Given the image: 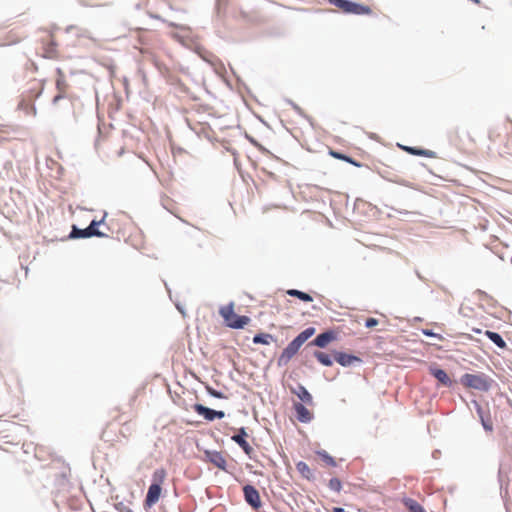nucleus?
<instances>
[{
  "label": "nucleus",
  "instance_id": "obj_1",
  "mask_svg": "<svg viewBox=\"0 0 512 512\" xmlns=\"http://www.w3.org/2000/svg\"><path fill=\"white\" fill-rule=\"evenodd\" d=\"M167 473L163 468L156 469L152 475V483L148 488L146 498L144 500V506L151 508L160 499L162 494V484L166 479Z\"/></svg>",
  "mask_w": 512,
  "mask_h": 512
},
{
  "label": "nucleus",
  "instance_id": "obj_2",
  "mask_svg": "<svg viewBox=\"0 0 512 512\" xmlns=\"http://www.w3.org/2000/svg\"><path fill=\"white\" fill-rule=\"evenodd\" d=\"M315 333L313 327H309L302 331L288 346L282 351L279 362L286 364L291 358L297 354L301 346Z\"/></svg>",
  "mask_w": 512,
  "mask_h": 512
},
{
  "label": "nucleus",
  "instance_id": "obj_3",
  "mask_svg": "<svg viewBox=\"0 0 512 512\" xmlns=\"http://www.w3.org/2000/svg\"><path fill=\"white\" fill-rule=\"evenodd\" d=\"M219 314L223 318L225 324L233 329H242L251 322L248 316H239L234 312V303L221 306Z\"/></svg>",
  "mask_w": 512,
  "mask_h": 512
},
{
  "label": "nucleus",
  "instance_id": "obj_4",
  "mask_svg": "<svg viewBox=\"0 0 512 512\" xmlns=\"http://www.w3.org/2000/svg\"><path fill=\"white\" fill-rule=\"evenodd\" d=\"M461 384L469 389L486 392L490 389L492 380L484 373H466L460 378Z\"/></svg>",
  "mask_w": 512,
  "mask_h": 512
},
{
  "label": "nucleus",
  "instance_id": "obj_5",
  "mask_svg": "<svg viewBox=\"0 0 512 512\" xmlns=\"http://www.w3.org/2000/svg\"><path fill=\"white\" fill-rule=\"evenodd\" d=\"M329 3L347 14H371L372 10L369 6L358 4L349 0H329Z\"/></svg>",
  "mask_w": 512,
  "mask_h": 512
},
{
  "label": "nucleus",
  "instance_id": "obj_6",
  "mask_svg": "<svg viewBox=\"0 0 512 512\" xmlns=\"http://www.w3.org/2000/svg\"><path fill=\"white\" fill-rule=\"evenodd\" d=\"M103 221L104 218L100 221L93 220L85 229H78L74 226L70 236L72 238H89L92 236L104 237L106 234L97 229V226H99Z\"/></svg>",
  "mask_w": 512,
  "mask_h": 512
},
{
  "label": "nucleus",
  "instance_id": "obj_7",
  "mask_svg": "<svg viewBox=\"0 0 512 512\" xmlns=\"http://www.w3.org/2000/svg\"><path fill=\"white\" fill-rule=\"evenodd\" d=\"M42 42V56L44 58L54 59L58 55L57 43L51 33H46L41 39Z\"/></svg>",
  "mask_w": 512,
  "mask_h": 512
},
{
  "label": "nucleus",
  "instance_id": "obj_8",
  "mask_svg": "<svg viewBox=\"0 0 512 512\" xmlns=\"http://www.w3.org/2000/svg\"><path fill=\"white\" fill-rule=\"evenodd\" d=\"M245 501L255 510H258L262 503L258 490L252 485H245L243 487Z\"/></svg>",
  "mask_w": 512,
  "mask_h": 512
},
{
  "label": "nucleus",
  "instance_id": "obj_9",
  "mask_svg": "<svg viewBox=\"0 0 512 512\" xmlns=\"http://www.w3.org/2000/svg\"><path fill=\"white\" fill-rule=\"evenodd\" d=\"M193 410L197 414L203 416L208 421H213L216 418L222 419L225 416V413L223 411H216L198 403L194 404Z\"/></svg>",
  "mask_w": 512,
  "mask_h": 512
},
{
  "label": "nucleus",
  "instance_id": "obj_10",
  "mask_svg": "<svg viewBox=\"0 0 512 512\" xmlns=\"http://www.w3.org/2000/svg\"><path fill=\"white\" fill-rule=\"evenodd\" d=\"M296 412V418L302 423H308L313 419V413L302 403L296 402L293 405Z\"/></svg>",
  "mask_w": 512,
  "mask_h": 512
},
{
  "label": "nucleus",
  "instance_id": "obj_11",
  "mask_svg": "<svg viewBox=\"0 0 512 512\" xmlns=\"http://www.w3.org/2000/svg\"><path fill=\"white\" fill-rule=\"evenodd\" d=\"M334 358L337 363L344 367L352 366L355 363L361 362V359L359 357L344 352H336L334 354Z\"/></svg>",
  "mask_w": 512,
  "mask_h": 512
},
{
  "label": "nucleus",
  "instance_id": "obj_12",
  "mask_svg": "<svg viewBox=\"0 0 512 512\" xmlns=\"http://www.w3.org/2000/svg\"><path fill=\"white\" fill-rule=\"evenodd\" d=\"M247 433L244 428L239 429V433L232 436V440L236 442L247 455H251L253 452V448L250 446V444L246 441Z\"/></svg>",
  "mask_w": 512,
  "mask_h": 512
},
{
  "label": "nucleus",
  "instance_id": "obj_13",
  "mask_svg": "<svg viewBox=\"0 0 512 512\" xmlns=\"http://www.w3.org/2000/svg\"><path fill=\"white\" fill-rule=\"evenodd\" d=\"M336 339V334L333 331H327L324 333L319 334L314 340L313 344L317 347L324 348L326 347L330 342Z\"/></svg>",
  "mask_w": 512,
  "mask_h": 512
},
{
  "label": "nucleus",
  "instance_id": "obj_14",
  "mask_svg": "<svg viewBox=\"0 0 512 512\" xmlns=\"http://www.w3.org/2000/svg\"><path fill=\"white\" fill-rule=\"evenodd\" d=\"M207 457L209 458V461L216 466L217 468L221 470H226V459L222 455V453L214 451L207 453Z\"/></svg>",
  "mask_w": 512,
  "mask_h": 512
},
{
  "label": "nucleus",
  "instance_id": "obj_15",
  "mask_svg": "<svg viewBox=\"0 0 512 512\" xmlns=\"http://www.w3.org/2000/svg\"><path fill=\"white\" fill-rule=\"evenodd\" d=\"M67 86L68 85L64 79V76L62 72L59 70V77L56 80V88L58 90V94L53 99L54 103H57L60 99L65 97Z\"/></svg>",
  "mask_w": 512,
  "mask_h": 512
},
{
  "label": "nucleus",
  "instance_id": "obj_16",
  "mask_svg": "<svg viewBox=\"0 0 512 512\" xmlns=\"http://www.w3.org/2000/svg\"><path fill=\"white\" fill-rule=\"evenodd\" d=\"M292 392L298 396V398L307 405H313L312 395L308 392V390L302 386L298 385L297 388L293 389Z\"/></svg>",
  "mask_w": 512,
  "mask_h": 512
},
{
  "label": "nucleus",
  "instance_id": "obj_17",
  "mask_svg": "<svg viewBox=\"0 0 512 512\" xmlns=\"http://www.w3.org/2000/svg\"><path fill=\"white\" fill-rule=\"evenodd\" d=\"M430 373L444 386H451L452 381L443 369L430 368Z\"/></svg>",
  "mask_w": 512,
  "mask_h": 512
},
{
  "label": "nucleus",
  "instance_id": "obj_18",
  "mask_svg": "<svg viewBox=\"0 0 512 512\" xmlns=\"http://www.w3.org/2000/svg\"><path fill=\"white\" fill-rule=\"evenodd\" d=\"M403 150H405L409 154L415 155V156H423V157H427V158H435L436 157V153L434 151L428 150V149H420V148H416V147L405 146V147H403Z\"/></svg>",
  "mask_w": 512,
  "mask_h": 512
},
{
  "label": "nucleus",
  "instance_id": "obj_19",
  "mask_svg": "<svg viewBox=\"0 0 512 512\" xmlns=\"http://www.w3.org/2000/svg\"><path fill=\"white\" fill-rule=\"evenodd\" d=\"M296 469L301 474V476L303 478H305L307 480L313 479V473H312L311 469L309 468V466L307 465V463H305L303 461H299L296 464Z\"/></svg>",
  "mask_w": 512,
  "mask_h": 512
},
{
  "label": "nucleus",
  "instance_id": "obj_20",
  "mask_svg": "<svg viewBox=\"0 0 512 512\" xmlns=\"http://www.w3.org/2000/svg\"><path fill=\"white\" fill-rule=\"evenodd\" d=\"M485 335L499 348H506V342L503 340L500 334L487 330Z\"/></svg>",
  "mask_w": 512,
  "mask_h": 512
},
{
  "label": "nucleus",
  "instance_id": "obj_21",
  "mask_svg": "<svg viewBox=\"0 0 512 512\" xmlns=\"http://www.w3.org/2000/svg\"><path fill=\"white\" fill-rule=\"evenodd\" d=\"M403 503L410 512H426L424 508L412 498H405Z\"/></svg>",
  "mask_w": 512,
  "mask_h": 512
},
{
  "label": "nucleus",
  "instance_id": "obj_22",
  "mask_svg": "<svg viewBox=\"0 0 512 512\" xmlns=\"http://www.w3.org/2000/svg\"><path fill=\"white\" fill-rule=\"evenodd\" d=\"M273 340V336L268 333H260L254 336L253 343L268 345Z\"/></svg>",
  "mask_w": 512,
  "mask_h": 512
},
{
  "label": "nucleus",
  "instance_id": "obj_23",
  "mask_svg": "<svg viewBox=\"0 0 512 512\" xmlns=\"http://www.w3.org/2000/svg\"><path fill=\"white\" fill-rule=\"evenodd\" d=\"M19 109L23 110L27 115H36V107L34 103L26 102L25 100H22L19 103Z\"/></svg>",
  "mask_w": 512,
  "mask_h": 512
},
{
  "label": "nucleus",
  "instance_id": "obj_24",
  "mask_svg": "<svg viewBox=\"0 0 512 512\" xmlns=\"http://www.w3.org/2000/svg\"><path fill=\"white\" fill-rule=\"evenodd\" d=\"M287 294L290 296L297 297L304 302H311L313 300L309 294L299 291V290H296V289L288 290Z\"/></svg>",
  "mask_w": 512,
  "mask_h": 512
},
{
  "label": "nucleus",
  "instance_id": "obj_25",
  "mask_svg": "<svg viewBox=\"0 0 512 512\" xmlns=\"http://www.w3.org/2000/svg\"><path fill=\"white\" fill-rule=\"evenodd\" d=\"M314 356L324 366H331L332 365L331 357L327 353L322 352V351H316Z\"/></svg>",
  "mask_w": 512,
  "mask_h": 512
},
{
  "label": "nucleus",
  "instance_id": "obj_26",
  "mask_svg": "<svg viewBox=\"0 0 512 512\" xmlns=\"http://www.w3.org/2000/svg\"><path fill=\"white\" fill-rule=\"evenodd\" d=\"M330 155L336 159H339V160H343V161H346L354 166H357V167H360V163L356 162L355 160H353L351 157L347 156V155H344L340 152H336V151H331L330 152Z\"/></svg>",
  "mask_w": 512,
  "mask_h": 512
},
{
  "label": "nucleus",
  "instance_id": "obj_27",
  "mask_svg": "<svg viewBox=\"0 0 512 512\" xmlns=\"http://www.w3.org/2000/svg\"><path fill=\"white\" fill-rule=\"evenodd\" d=\"M328 486L335 492H340L342 489V483L338 478H332L329 480Z\"/></svg>",
  "mask_w": 512,
  "mask_h": 512
},
{
  "label": "nucleus",
  "instance_id": "obj_28",
  "mask_svg": "<svg viewBox=\"0 0 512 512\" xmlns=\"http://www.w3.org/2000/svg\"><path fill=\"white\" fill-rule=\"evenodd\" d=\"M322 459L328 464V465H331V466H335L336 463H335V460L333 457H331L327 452L325 451H322V452H319L318 453Z\"/></svg>",
  "mask_w": 512,
  "mask_h": 512
},
{
  "label": "nucleus",
  "instance_id": "obj_29",
  "mask_svg": "<svg viewBox=\"0 0 512 512\" xmlns=\"http://www.w3.org/2000/svg\"><path fill=\"white\" fill-rule=\"evenodd\" d=\"M378 324V320L376 318H368L365 322V326L367 328H373Z\"/></svg>",
  "mask_w": 512,
  "mask_h": 512
},
{
  "label": "nucleus",
  "instance_id": "obj_30",
  "mask_svg": "<svg viewBox=\"0 0 512 512\" xmlns=\"http://www.w3.org/2000/svg\"><path fill=\"white\" fill-rule=\"evenodd\" d=\"M209 393L213 396V397H216V398H224L223 394L221 392H218L214 389H211L209 388L208 389Z\"/></svg>",
  "mask_w": 512,
  "mask_h": 512
},
{
  "label": "nucleus",
  "instance_id": "obj_31",
  "mask_svg": "<svg viewBox=\"0 0 512 512\" xmlns=\"http://www.w3.org/2000/svg\"><path fill=\"white\" fill-rule=\"evenodd\" d=\"M483 426L487 431H492V424L490 422H485L482 420Z\"/></svg>",
  "mask_w": 512,
  "mask_h": 512
},
{
  "label": "nucleus",
  "instance_id": "obj_32",
  "mask_svg": "<svg viewBox=\"0 0 512 512\" xmlns=\"http://www.w3.org/2000/svg\"><path fill=\"white\" fill-rule=\"evenodd\" d=\"M332 512H344V509H343V508H341V507H334V508L332 509Z\"/></svg>",
  "mask_w": 512,
  "mask_h": 512
},
{
  "label": "nucleus",
  "instance_id": "obj_33",
  "mask_svg": "<svg viewBox=\"0 0 512 512\" xmlns=\"http://www.w3.org/2000/svg\"><path fill=\"white\" fill-rule=\"evenodd\" d=\"M41 93V90L37 91L36 94H35V97H37L38 95H40Z\"/></svg>",
  "mask_w": 512,
  "mask_h": 512
},
{
  "label": "nucleus",
  "instance_id": "obj_34",
  "mask_svg": "<svg viewBox=\"0 0 512 512\" xmlns=\"http://www.w3.org/2000/svg\"><path fill=\"white\" fill-rule=\"evenodd\" d=\"M424 333H425L426 335H429V336H430V335H432V333H431V332H428V331H425Z\"/></svg>",
  "mask_w": 512,
  "mask_h": 512
},
{
  "label": "nucleus",
  "instance_id": "obj_35",
  "mask_svg": "<svg viewBox=\"0 0 512 512\" xmlns=\"http://www.w3.org/2000/svg\"><path fill=\"white\" fill-rule=\"evenodd\" d=\"M475 3H478L479 1L478 0H473Z\"/></svg>",
  "mask_w": 512,
  "mask_h": 512
}]
</instances>
